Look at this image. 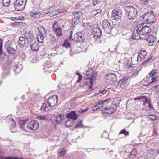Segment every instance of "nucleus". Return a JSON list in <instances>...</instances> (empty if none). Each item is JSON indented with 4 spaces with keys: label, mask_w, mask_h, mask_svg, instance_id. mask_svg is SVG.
Instances as JSON below:
<instances>
[{
    "label": "nucleus",
    "mask_w": 159,
    "mask_h": 159,
    "mask_svg": "<svg viewBox=\"0 0 159 159\" xmlns=\"http://www.w3.org/2000/svg\"><path fill=\"white\" fill-rule=\"evenodd\" d=\"M146 24L143 23L138 25L133 31L132 37L135 39L139 38L143 39L150 31L149 26L146 25Z\"/></svg>",
    "instance_id": "1"
},
{
    "label": "nucleus",
    "mask_w": 159,
    "mask_h": 159,
    "mask_svg": "<svg viewBox=\"0 0 159 159\" xmlns=\"http://www.w3.org/2000/svg\"><path fill=\"white\" fill-rule=\"evenodd\" d=\"M97 75L96 72L93 71L92 68H90L86 71V76H85V82L89 88H91L93 87V81L95 80Z\"/></svg>",
    "instance_id": "2"
},
{
    "label": "nucleus",
    "mask_w": 159,
    "mask_h": 159,
    "mask_svg": "<svg viewBox=\"0 0 159 159\" xmlns=\"http://www.w3.org/2000/svg\"><path fill=\"white\" fill-rule=\"evenodd\" d=\"M141 20H144L146 24H152L156 21V18L153 11H148L145 13L140 17Z\"/></svg>",
    "instance_id": "3"
},
{
    "label": "nucleus",
    "mask_w": 159,
    "mask_h": 159,
    "mask_svg": "<svg viewBox=\"0 0 159 159\" xmlns=\"http://www.w3.org/2000/svg\"><path fill=\"white\" fill-rule=\"evenodd\" d=\"M128 18L129 20L134 19L136 16L137 11L132 6H127L125 8Z\"/></svg>",
    "instance_id": "4"
},
{
    "label": "nucleus",
    "mask_w": 159,
    "mask_h": 159,
    "mask_svg": "<svg viewBox=\"0 0 159 159\" xmlns=\"http://www.w3.org/2000/svg\"><path fill=\"white\" fill-rule=\"evenodd\" d=\"M122 16V11L120 9L116 8L112 10L111 15V18L112 20L119 21Z\"/></svg>",
    "instance_id": "5"
},
{
    "label": "nucleus",
    "mask_w": 159,
    "mask_h": 159,
    "mask_svg": "<svg viewBox=\"0 0 159 159\" xmlns=\"http://www.w3.org/2000/svg\"><path fill=\"white\" fill-rule=\"evenodd\" d=\"M102 27V31L107 34L110 33L112 29V24L106 19L104 20L103 21Z\"/></svg>",
    "instance_id": "6"
},
{
    "label": "nucleus",
    "mask_w": 159,
    "mask_h": 159,
    "mask_svg": "<svg viewBox=\"0 0 159 159\" xmlns=\"http://www.w3.org/2000/svg\"><path fill=\"white\" fill-rule=\"evenodd\" d=\"M27 1V0H16L14 3V6L15 10L18 11L23 10Z\"/></svg>",
    "instance_id": "7"
},
{
    "label": "nucleus",
    "mask_w": 159,
    "mask_h": 159,
    "mask_svg": "<svg viewBox=\"0 0 159 159\" xmlns=\"http://www.w3.org/2000/svg\"><path fill=\"white\" fill-rule=\"evenodd\" d=\"M39 126L38 122L35 120H32L26 124V127L30 130L34 131L37 129Z\"/></svg>",
    "instance_id": "8"
},
{
    "label": "nucleus",
    "mask_w": 159,
    "mask_h": 159,
    "mask_svg": "<svg viewBox=\"0 0 159 159\" xmlns=\"http://www.w3.org/2000/svg\"><path fill=\"white\" fill-rule=\"evenodd\" d=\"M48 103L51 107H54L57 103V96L56 95H52L48 99Z\"/></svg>",
    "instance_id": "9"
},
{
    "label": "nucleus",
    "mask_w": 159,
    "mask_h": 159,
    "mask_svg": "<svg viewBox=\"0 0 159 159\" xmlns=\"http://www.w3.org/2000/svg\"><path fill=\"white\" fill-rule=\"evenodd\" d=\"M53 28V31L55 32L57 36L60 37L62 35V29L61 27L58 26L57 22H55L54 23Z\"/></svg>",
    "instance_id": "10"
},
{
    "label": "nucleus",
    "mask_w": 159,
    "mask_h": 159,
    "mask_svg": "<svg viewBox=\"0 0 159 159\" xmlns=\"http://www.w3.org/2000/svg\"><path fill=\"white\" fill-rule=\"evenodd\" d=\"M93 34L94 38H100L102 34V30L97 27V26L94 25L93 26Z\"/></svg>",
    "instance_id": "11"
},
{
    "label": "nucleus",
    "mask_w": 159,
    "mask_h": 159,
    "mask_svg": "<svg viewBox=\"0 0 159 159\" xmlns=\"http://www.w3.org/2000/svg\"><path fill=\"white\" fill-rule=\"evenodd\" d=\"M147 55V52L145 50L141 49L138 53L137 57V61L140 62L143 60Z\"/></svg>",
    "instance_id": "12"
},
{
    "label": "nucleus",
    "mask_w": 159,
    "mask_h": 159,
    "mask_svg": "<svg viewBox=\"0 0 159 159\" xmlns=\"http://www.w3.org/2000/svg\"><path fill=\"white\" fill-rule=\"evenodd\" d=\"M72 39L82 43L84 40V35L81 33L78 32L74 34V39Z\"/></svg>",
    "instance_id": "13"
},
{
    "label": "nucleus",
    "mask_w": 159,
    "mask_h": 159,
    "mask_svg": "<svg viewBox=\"0 0 159 159\" xmlns=\"http://www.w3.org/2000/svg\"><path fill=\"white\" fill-rule=\"evenodd\" d=\"M106 79L112 82H116L117 81L116 76L114 73H110L107 74L106 76Z\"/></svg>",
    "instance_id": "14"
},
{
    "label": "nucleus",
    "mask_w": 159,
    "mask_h": 159,
    "mask_svg": "<svg viewBox=\"0 0 159 159\" xmlns=\"http://www.w3.org/2000/svg\"><path fill=\"white\" fill-rule=\"evenodd\" d=\"M25 35L27 42H31L34 39V37L32 32L31 31L26 32Z\"/></svg>",
    "instance_id": "15"
},
{
    "label": "nucleus",
    "mask_w": 159,
    "mask_h": 159,
    "mask_svg": "<svg viewBox=\"0 0 159 159\" xmlns=\"http://www.w3.org/2000/svg\"><path fill=\"white\" fill-rule=\"evenodd\" d=\"M148 34V35L144 37L143 39H146L147 41L149 43H153L156 39V38L152 35L149 34V33Z\"/></svg>",
    "instance_id": "16"
},
{
    "label": "nucleus",
    "mask_w": 159,
    "mask_h": 159,
    "mask_svg": "<svg viewBox=\"0 0 159 159\" xmlns=\"http://www.w3.org/2000/svg\"><path fill=\"white\" fill-rule=\"evenodd\" d=\"M115 111V110L111 107H103L102 109V112L103 113H106L107 114H111Z\"/></svg>",
    "instance_id": "17"
},
{
    "label": "nucleus",
    "mask_w": 159,
    "mask_h": 159,
    "mask_svg": "<svg viewBox=\"0 0 159 159\" xmlns=\"http://www.w3.org/2000/svg\"><path fill=\"white\" fill-rule=\"evenodd\" d=\"M66 116L68 118L72 119L73 120H75L77 119V115L74 111L68 113L66 115Z\"/></svg>",
    "instance_id": "18"
},
{
    "label": "nucleus",
    "mask_w": 159,
    "mask_h": 159,
    "mask_svg": "<svg viewBox=\"0 0 159 159\" xmlns=\"http://www.w3.org/2000/svg\"><path fill=\"white\" fill-rule=\"evenodd\" d=\"M64 119V115L62 114H60L56 117L55 121L56 123L58 124L62 122Z\"/></svg>",
    "instance_id": "19"
},
{
    "label": "nucleus",
    "mask_w": 159,
    "mask_h": 159,
    "mask_svg": "<svg viewBox=\"0 0 159 159\" xmlns=\"http://www.w3.org/2000/svg\"><path fill=\"white\" fill-rule=\"evenodd\" d=\"M38 30L39 31V34L45 36L47 35V31L43 27L40 26L38 28Z\"/></svg>",
    "instance_id": "20"
},
{
    "label": "nucleus",
    "mask_w": 159,
    "mask_h": 159,
    "mask_svg": "<svg viewBox=\"0 0 159 159\" xmlns=\"http://www.w3.org/2000/svg\"><path fill=\"white\" fill-rule=\"evenodd\" d=\"M80 20V18L74 17L73 18L72 21V25L73 27H75L76 25L78 24Z\"/></svg>",
    "instance_id": "21"
},
{
    "label": "nucleus",
    "mask_w": 159,
    "mask_h": 159,
    "mask_svg": "<svg viewBox=\"0 0 159 159\" xmlns=\"http://www.w3.org/2000/svg\"><path fill=\"white\" fill-rule=\"evenodd\" d=\"M18 42L19 46L21 47L23 46L26 43L24 37L23 36L20 37L19 38Z\"/></svg>",
    "instance_id": "22"
},
{
    "label": "nucleus",
    "mask_w": 159,
    "mask_h": 159,
    "mask_svg": "<svg viewBox=\"0 0 159 159\" xmlns=\"http://www.w3.org/2000/svg\"><path fill=\"white\" fill-rule=\"evenodd\" d=\"M48 39L52 44L55 43L56 42V38L52 33L49 34Z\"/></svg>",
    "instance_id": "23"
},
{
    "label": "nucleus",
    "mask_w": 159,
    "mask_h": 159,
    "mask_svg": "<svg viewBox=\"0 0 159 159\" xmlns=\"http://www.w3.org/2000/svg\"><path fill=\"white\" fill-rule=\"evenodd\" d=\"M108 100L107 99L99 101L97 103L95 107H97L98 108L102 107L104 105V102H107Z\"/></svg>",
    "instance_id": "24"
},
{
    "label": "nucleus",
    "mask_w": 159,
    "mask_h": 159,
    "mask_svg": "<svg viewBox=\"0 0 159 159\" xmlns=\"http://www.w3.org/2000/svg\"><path fill=\"white\" fill-rule=\"evenodd\" d=\"M51 108V107L47 106L45 103H43L41 106L40 109L41 111H47L49 110Z\"/></svg>",
    "instance_id": "25"
},
{
    "label": "nucleus",
    "mask_w": 159,
    "mask_h": 159,
    "mask_svg": "<svg viewBox=\"0 0 159 159\" xmlns=\"http://www.w3.org/2000/svg\"><path fill=\"white\" fill-rule=\"evenodd\" d=\"M28 120H19V124L20 125V128L22 129H25V126L26 123L27 121Z\"/></svg>",
    "instance_id": "26"
},
{
    "label": "nucleus",
    "mask_w": 159,
    "mask_h": 159,
    "mask_svg": "<svg viewBox=\"0 0 159 159\" xmlns=\"http://www.w3.org/2000/svg\"><path fill=\"white\" fill-rule=\"evenodd\" d=\"M15 68L14 70L15 72L18 73L21 71L22 69V66L21 65L19 64L18 65H16Z\"/></svg>",
    "instance_id": "27"
},
{
    "label": "nucleus",
    "mask_w": 159,
    "mask_h": 159,
    "mask_svg": "<svg viewBox=\"0 0 159 159\" xmlns=\"http://www.w3.org/2000/svg\"><path fill=\"white\" fill-rule=\"evenodd\" d=\"M6 49L8 52L10 53L11 50L13 49V48L11 47L9 41L7 42L5 45Z\"/></svg>",
    "instance_id": "28"
},
{
    "label": "nucleus",
    "mask_w": 159,
    "mask_h": 159,
    "mask_svg": "<svg viewBox=\"0 0 159 159\" xmlns=\"http://www.w3.org/2000/svg\"><path fill=\"white\" fill-rule=\"evenodd\" d=\"M45 36L39 34L37 36L38 41L40 43H42Z\"/></svg>",
    "instance_id": "29"
},
{
    "label": "nucleus",
    "mask_w": 159,
    "mask_h": 159,
    "mask_svg": "<svg viewBox=\"0 0 159 159\" xmlns=\"http://www.w3.org/2000/svg\"><path fill=\"white\" fill-rule=\"evenodd\" d=\"M147 98L145 96H141L139 97H137L134 98V100L136 101L137 100H140L142 99L144 102L145 101H147Z\"/></svg>",
    "instance_id": "30"
},
{
    "label": "nucleus",
    "mask_w": 159,
    "mask_h": 159,
    "mask_svg": "<svg viewBox=\"0 0 159 159\" xmlns=\"http://www.w3.org/2000/svg\"><path fill=\"white\" fill-rule=\"evenodd\" d=\"M66 150L63 148L59 149V150L58 155L61 157L63 156L66 154Z\"/></svg>",
    "instance_id": "31"
},
{
    "label": "nucleus",
    "mask_w": 159,
    "mask_h": 159,
    "mask_svg": "<svg viewBox=\"0 0 159 159\" xmlns=\"http://www.w3.org/2000/svg\"><path fill=\"white\" fill-rule=\"evenodd\" d=\"M31 49L34 51L37 50L39 48V46L36 43H34L31 45Z\"/></svg>",
    "instance_id": "32"
},
{
    "label": "nucleus",
    "mask_w": 159,
    "mask_h": 159,
    "mask_svg": "<svg viewBox=\"0 0 159 159\" xmlns=\"http://www.w3.org/2000/svg\"><path fill=\"white\" fill-rule=\"evenodd\" d=\"M73 121L68 120L65 122V125L66 127H71L73 125Z\"/></svg>",
    "instance_id": "33"
},
{
    "label": "nucleus",
    "mask_w": 159,
    "mask_h": 159,
    "mask_svg": "<svg viewBox=\"0 0 159 159\" xmlns=\"http://www.w3.org/2000/svg\"><path fill=\"white\" fill-rule=\"evenodd\" d=\"M10 121L11 122V131L12 132H14V131H12L13 130V128H14L16 126V122L15 121V120L13 119H10Z\"/></svg>",
    "instance_id": "34"
},
{
    "label": "nucleus",
    "mask_w": 159,
    "mask_h": 159,
    "mask_svg": "<svg viewBox=\"0 0 159 159\" xmlns=\"http://www.w3.org/2000/svg\"><path fill=\"white\" fill-rule=\"evenodd\" d=\"M73 14L74 16L75 17H78V18H80L82 15V13L81 11H75L73 12Z\"/></svg>",
    "instance_id": "35"
},
{
    "label": "nucleus",
    "mask_w": 159,
    "mask_h": 159,
    "mask_svg": "<svg viewBox=\"0 0 159 159\" xmlns=\"http://www.w3.org/2000/svg\"><path fill=\"white\" fill-rule=\"evenodd\" d=\"M84 127L82 124V121L81 120L77 123L75 125V128H84Z\"/></svg>",
    "instance_id": "36"
},
{
    "label": "nucleus",
    "mask_w": 159,
    "mask_h": 159,
    "mask_svg": "<svg viewBox=\"0 0 159 159\" xmlns=\"http://www.w3.org/2000/svg\"><path fill=\"white\" fill-rule=\"evenodd\" d=\"M146 104H148L149 106V107L150 109L153 108L152 106L151 103L150 101L149 100H148L147 98V101H145L143 104V105H145Z\"/></svg>",
    "instance_id": "37"
},
{
    "label": "nucleus",
    "mask_w": 159,
    "mask_h": 159,
    "mask_svg": "<svg viewBox=\"0 0 159 159\" xmlns=\"http://www.w3.org/2000/svg\"><path fill=\"white\" fill-rule=\"evenodd\" d=\"M3 4L5 7L9 6L10 3V0H2Z\"/></svg>",
    "instance_id": "38"
},
{
    "label": "nucleus",
    "mask_w": 159,
    "mask_h": 159,
    "mask_svg": "<svg viewBox=\"0 0 159 159\" xmlns=\"http://www.w3.org/2000/svg\"><path fill=\"white\" fill-rule=\"evenodd\" d=\"M157 70H152L150 73V76L151 77H153L157 73Z\"/></svg>",
    "instance_id": "39"
},
{
    "label": "nucleus",
    "mask_w": 159,
    "mask_h": 159,
    "mask_svg": "<svg viewBox=\"0 0 159 159\" xmlns=\"http://www.w3.org/2000/svg\"><path fill=\"white\" fill-rule=\"evenodd\" d=\"M148 117L149 119L154 121L156 120L157 119V117L153 115H150L148 116Z\"/></svg>",
    "instance_id": "40"
},
{
    "label": "nucleus",
    "mask_w": 159,
    "mask_h": 159,
    "mask_svg": "<svg viewBox=\"0 0 159 159\" xmlns=\"http://www.w3.org/2000/svg\"><path fill=\"white\" fill-rule=\"evenodd\" d=\"M64 46L66 48H69L70 46V44L68 42L67 40L66 39L64 42L63 43Z\"/></svg>",
    "instance_id": "41"
},
{
    "label": "nucleus",
    "mask_w": 159,
    "mask_h": 159,
    "mask_svg": "<svg viewBox=\"0 0 159 159\" xmlns=\"http://www.w3.org/2000/svg\"><path fill=\"white\" fill-rule=\"evenodd\" d=\"M123 134L125 136L128 135L129 133L125 129H124L121 130L119 133V134Z\"/></svg>",
    "instance_id": "42"
},
{
    "label": "nucleus",
    "mask_w": 159,
    "mask_h": 159,
    "mask_svg": "<svg viewBox=\"0 0 159 159\" xmlns=\"http://www.w3.org/2000/svg\"><path fill=\"white\" fill-rule=\"evenodd\" d=\"M9 74V70L8 69H5L4 70L3 73L2 74V75L4 76L5 75H7Z\"/></svg>",
    "instance_id": "43"
},
{
    "label": "nucleus",
    "mask_w": 159,
    "mask_h": 159,
    "mask_svg": "<svg viewBox=\"0 0 159 159\" xmlns=\"http://www.w3.org/2000/svg\"><path fill=\"white\" fill-rule=\"evenodd\" d=\"M46 116L44 115L39 116H37V119L39 120H47Z\"/></svg>",
    "instance_id": "44"
},
{
    "label": "nucleus",
    "mask_w": 159,
    "mask_h": 159,
    "mask_svg": "<svg viewBox=\"0 0 159 159\" xmlns=\"http://www.w3.org/2000/svg\"><path fill=\"white\" fill-rule=\"evenodd\" d=\"M2 39H0V55L2 54Z\"/></svg>",
    "instance_id": "45"
},
{
    "label": "nucleus",
    "mask_w": 159,
    "mask_h": 159,
    "mask_svg": "<svg viewBox=\"0 0 159 159\" xmlns=\"http://www.w3.org/2000/svg\"><path fill=\"white\" fill-rule=\"evenodd\" d=\"M153 90L157 91L159 89V85H155L152 88Z\"/></svg>",
    "instance_id": "46"
},
{
    "label": "nucleus",
    "mask_w": 159,
    "mask_h": 159,
    "mask_svg": "<svg viewBox=\"0 0 159 159\" xmlns=\"http://www.w3.org/2000/svg\"><path fill=\"white\" fill-rule=\"evenodd\" d=\"M152 56H150L149 57H148L147 59L146 60L144 61H143V62L142 65L145 64L147 63L148 62H149L150 60L152 59Z\"/></svg>",
    "instance_id": "47"
},
{
    "label": "nucleus",
    "mask_w": 159,
    "mask_h": 159,
    "mask_svg": "<svg viewBox=\"0 0 159 159\" xmlns=\"http://www.w3.org/2000/svg\"><path fill=\"white\" fill-rule=\"evenodd\" d=\"M141 3H143L145 5H147L148 4V0H140Z\"/></svg>",
    "instance_id": "48"
},
{
    "label": "nucleus",
    "mask_w": 159,
    "mask_h": 159,
    "mask_svg": "<svg viewBox=\"0 0 159 159\" xmlns=\"http://www.w3.org/2000/svg\"><path fill=\"white\" fill-rule=\"evenodd\" d=\"M157 76H156L154 77H151V81L150 82V83H154L157 81Z\"/></svg>",
    "instance_id": "49"
},
{
    "label": "nucleus",
    "mask_w": 159,
    "mask_h": 159,
    "mask_svg": "<svg viewBox=\"0 0 159 159\" xmlns=\"http://www.w3.org/2000/svg\"><path fill=\"white\" fill-rule=\"evenodd\" d=\"M148 157L146 155L141 156L138 157V159H148Z\"/></svg>",
    "instance_id": "50"
},
{
    "label": "nucleus",
    "mask_w": 159,
    "mask_h": 159,
    "mask_svg": "<svg viewBox=\"0 0 159 159\" xmlns=\"http://www.w3.org/2000/svg\"><path fill=\"white\" fill-rule=\"evenodd\" d=\"M137 150L136 149H134L131 153V155H132L136 156V153Z\"/></svg>",
    "instance_id": "51"
},
{
    "label": "nucleus",
    "mask_w": 159,
    "mask_h": 159,
    "mask_svg": "<svg viewBox=\"0 0 159 159\" xmlns=\"http://www.w3.org/2000/svg\"><path fill=\"white\" fill-rule=\"evenodd\" d=\"M129 0H121V2L122 3L128 4L129 3Z\"/></svg>",
    "instance_id": "52"
},
{
    "label": "nucleus",
    "mask_w": 159,
    "mask_h": 159,
    "mask_svg": "<svg viewBox=\"0 0 159 159\" xmlns=\"http://www.w3.org/2000/svg\"><path fill=\"white\" fill-rule=\"evenodd\" d=\"M140 70H141V69H140L139 70H138L135 72H134L133 73V74L132 75V76H133V77H135L138 74L139 71Z\"/></svg>",
    "instance_id": "53"
},
{
    "label": "nucleus",
    "mask_w": 159,
    "mask_h": 159,
    "mask_svg": "<svg viewBox=\"0 0 159 159\" xmlns=\"http://www.w3.org/2000/svg\"><path fill=\"white\" fill-rule=\"evenodd\" d=\"M20 56L22 58V59H24L25 57V54L23 52L20 53Z\"/></svg>",
    "instance_id": "54"
},
{
    "label": "nucleus",
    "mask_w": 159,
    "mask_h": 159,
    "mask_svg": "<svg viewBox=\"0 0 159 159\" xmlns=\"http://www.w3.org/2000/svg\"><path fill=\"white\" fill-rule=\"evenodd\" d=\"M73 34V31H71L70 32V35H69V40L72 39H73L72 38V35Z\"/></svg>",
    "instance_id": "55"
},
{
    "label": "nucleus",
    "mask_w": 159,
    "mask_h": 159,
    "mask_svg": "<svg viewBox=\"0 0 159 159\" xmlns=\"http://www.w3.org/2000/svg\"><path fill=\"white\" fill-rule=\"evenodd\" d=\"M129 78V77L128 76L125 77V78H123V80L124 82V84H125V82Z\"/></svg>",
    "instance_id": "56"
},
{
    "label": "nucleus",
    "mask_w": 159,
    "mask_h": 159,
    "mask_svg": "<svg viewBox=\"0 0 159 159\" xmlns=\"http://www.w3.org/2000/svg\"><path fill=\"white\" fill-rule=\"evenodd\" d=\"M82 79V76H80L78 77V79L76 81V82L77 83H79L80 82Z\"/></svg>",
    "instance_id": "57"
},
{
    "label": "nucleus",
    "mask_w": 159,
    "mask_h": 159,
    "mask_svg": "<svg viewBox=\"0 0 159 159\" xmlns=\"http://www.w3.org/2000/svg\"><path fill=\"white\" fill-rule=\"evenodd\" d=\"M98 107H95V105L94 106V107H92V111H95L96 110H97L98 109Z\"/></svg>",
    "instance_id": "58"
},
{
    "label": "nucleus",
    "mask_w": 159,
    "mask_h": 159,
    "mask_svg": "<svg viewBox=\"0 0 159 159\" xmlns=\"http://www.w3.org/2000/svg\"><path fill=\"white\" fill-rule=\"evenodd\" d=\"M132 65H131V64H130L128 62L127 65V67L128 68H132Z\"/></svg>",
    "instance_id": "59"
},
{
    "label": "nucleus",
    "mask_w": 159,
    "mask_h": 159,
    "mask_svg": "<svg viewBox=\"0 0 159 159\" xmlns=\"http://www.w3.org/2000/svg\"><path fill=\"white\" fill-rule=\"evenodd\" d=\"M123 83H124V82L123 81V80H121L118 82V85H121Z\"/></svg>",
    "instance_id": "60"
},
{
    "label": "nucleus",
    "mask_w": 159,
    "mask_h": 159,
    "mask_svg": "<svg viewBox=\"0 0 159 159\" xmlns=\"http://www.w3.org/2000/svg\"><path fill=\"white\" fill-rule=\"evenodd\" d=\"M24 18L22 16H20L18 17V19L20 20H23Z\"/></svg>",
    "instance_id": "61"
},
{
    "label": "nucleus",
    "mask_w": 159,
    "mask_h": 159,
    "mask_svg": "<svg viewBox=\"0 0 159 159\" xmlns=\"http://www.w3.org/2000/svg\"><path fill=\"white\" fill-rule=\"evenodd\" d=\"M100 92L102 94H105L106 93V91L105 90H103L101 91Z\"/></svg>",
    "instance_id": "62"
},
{
    "label": "nucleus",
    "mask_w": 159,
    "mask_h": 159,
    "mask_svg": "<svg viewBox=\"0 0 159 159\" xmlns=\"http://www.w3.org/2000/svg\"><path fill=\"white\" fill-rule=\"evenodd\" d=\"M44 66L45 68H49V67H50V65L47 64L45 65Z\"/></svg>",
    "instance_id": "63"
},
{
    "label": "nucleus",
    "mask_w": 159,
    "mask_h": 159,
    "mask_svg": "<svg viewBox=\"0 0 159 159\" xmlns=\"http://www.w3.org/2000/svg\"><path fill=\"white\" fill-rule=\"evenodd\" d=\"M30 16L31 17H35V16L34 15V13H32L30 14Z\"/></svg>",
    "instance_id": "64"
}]
</instances>
